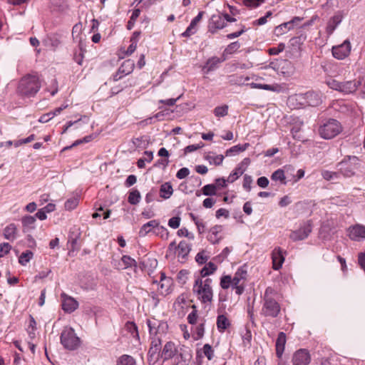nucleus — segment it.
Here are the masks:
<instances>
[{
	"label": "nucleus",
	"mask_w": 365,
	"mask_h": 365,
	"mask_svg": "<svg viewBox=\"0 0 365 365\" xmlns=\"http://www.w3.org/2000/svg\"><path fill=\"white\" fill-rule=\"evenodd\" d=\"M212 279L202 280L200 278L195 279L192 291L197 299L204 304H210L213 300V290L211 286Z\"/></svg>",
	"instance_id": "f257e3e1"
},
{
	"label": "nucleus",
	"mask_w": 365,
	"mask_h": 365,
	"mask_svg": "<svg viewBox=\"0 0 365 365\" xmlns=\"http://www.w3.org/2000/svg\"><path fill=\"white\" fill-rule=\"evenodd\" d=\"M41 86V82L37 75L27 74L20 79L17 91L21 96L32 97L38 92Z\"/></svg>",
	"instance_id": "f03ea898"
},
{
	"label": "nucleus",
	"mask_w": 365,
	"mask_h": 365,
	"mask_svg": "<svg viewBox=\"0 0 365 365\" xmlns=\"http://www.w3.org/2000/svg\"><path fill=\"white\" fill-rule=\"evenodd\" d=\"M275 291L267 287L264 295V303L261 314L267 317H277L280 312V305L274 298Z\"/></svg>",
	"instance_id": "7ed1b4c3"
},
{
	"label": "nucleus",
	"mask_w": 365,
	"mask_h": 365,
	"mask_svg": "<svg viewBox=\"0 0 365 365\" xmlns=\"http://www.w3.org/2000/svg\"><path fill=\"white\" fill-rule=\"evenodd\" d=\"M61 342L66 349L74 350L80 346L81 340L72 327H66L61 335Z\"/></svg>",
	"instance_id": "20e7f679"
},
{
	"label": "nucleus",
	"mask_w": 365,
	"mask_h": 365,
	"mask_svg": "<svg viewBox=\"0 0 365 365\" xmlns=\"http://www.w3.org/2000/svg\"><path fill=\"white\" fill-rule=\"evenodd\" d=\"M341 130L342 128L339 121L335 119H329L320 126L319 133L323 138L331 139L340 133Z\"/></svg>",
	"instance_id": "39448f33"
},
{
	"label": "nucleus",
	"mask_w": 365,
	"mask_h": 365,
	"mask_svg": "<svg viewBox=\"0 0 365 365\" xmlns=\"http://www.w3.org/2000/svg\"><path fill=\"white\" fill-rule=\"evenodd\" d=\"M359 159L355 156H348L338 163L339 172L346 178L353 176L358 169Z\"/></svg>",
	"instance_id": "423d86ee"
},
{
	"label": "nucleus",
	"mask_w": 365,
	"mask_h": 365,
	"mask_svg": "<svg viewBox=\"0 0 365 365\" xmlns=\"http://www.w3.org/2000/svg\"><path fill=\"white\" fill-rule=\"evenodd\" d=\"M236 21V19L225 13L213 14L210 19L209 31L214 34L218 29H222L227 26V22Z\"/></svg>",
	"instance_id": "0eeeda50"
},
{
	"label": "nucleus",
	"mask_w": 365,
	"mask_h": 365,
	"mask_svg": "<svg viewBox=\"0 0 365 365\" xmlns=\"http://www.w3.org/2000/svg\"><path fill=\"white\" fill-rule=\"evenodd\" d=\"M247 277V271L245 266L240 267L232 278V287L235 289L237 295L243 293L245 289V283Z\"/></svg>",
	"instance_id": "6e6552de"
},
{
	"label": "nucleus",
	"mask_w": 365,
	"mask_h": 365,
	"mask_svg": "<svg viewBox=\"0 0 365 365\" xmlns=\"http://www.w3.org/2000/svg\"><path fill=\"white\" fill-rule=\"evenodd\" d=\"M147 325L149 328V332L150 335L156 336L161 333H165L168 326L166 322L159 321L155 318L147 319Z\"/></svg>",
	"instance_id": "1a4fd4ad"
},
{
	"label": "nucleus",
	"mask_w": 365,
	"mask_h": 365,
	"mask_svg": "<svg viewBox=\"0 0 365 365\" xmlns=\"http://www.w3.org/2000/svg\"><path fill=\"white\" fill-rule=\"evenodd\" d=\"M351 49V45L350 41L345 40L341 44L332 47V55L336 59L343 60L349 55Z\"/></svg>",
	"instance_id": "9d476101"
},
{
	"label": "nucleus",
	"mask_w": 365,
	"mask_h": 365,
	"mask_svg": "<svg viewBox=\"0 0 365 365\" xmlns=\"http://www.w3.org/2000/svg\"><path fill=\"white\" fill-rule=\"evenodd\" d=\"M312 232V225L309 221L304 223L298 230L293 231L289 237L294 241L306 239Z\"/></svg>",
	"instance_id": "9b49d317"
},
{
	"label": "nucleus",
	"mask_w": 365,
	"mask_h": 365,
	"mask_svg": "<svg viewBox=\"0 0 365 365\" xmlns=\"http://www.w3.org/2000/svg\"><path fill=\"white\" fill-rule=\"evenodd\" d=\"M62 309L64 312L71 313L78 307V302L72 297L65 293L61 294Z\"/></svg>",
	"instance_id": "f8f14e48"
},
{
	"label": "nucleus",
	"mask_w": 365,
	"mask_h": 365,
	"mask_svg": "<svg viewBox=\"0 0 365 365\" xmlns=\"http://www.w3.org/2000/svg\"><path fill=\"white\" fill-rule=\"evenodd\" d=\"M348 235L351 240L361 241L365 239V226L361 225H355L349 227Z\"/></svg>",
	"instance_id": "ddd939ff"
},
{
	"label": "nucleus",
	"mask_w": 365,
	"mask_h": 365,
	"mask_svg": "<svg viewBox=\"0 0 365 365\" xmlns=\"http://www.w3.org/2000/svg\"><path fill=\"white\" fill-rule=\"evenodd\" d=\"M272 267L275 270L279 269L284 262V251L280 247H276L272 252Z\"/></svg>",
	"instance_id": "4468645a"
},
{
	"label": "nucleus",
	"mask_w": 365,
	"mask_h": 365,
	"mask_svg": "<svg viewBox=\"0 0 365 365\" xmlns=\"http://www.w3.org/2000/svg\"><path fill=\"white\" fill-rule=\"evenodd\" d=\"M310 362V356L306 349L297 351L293 356L294 365H308Z\"/></svg>",
	"instance_id": "2eb2a0df"
},
{
	"label": "nucleus",
	"mask_w": 365,
	"mask_h": 365,
	"mask_svg": "<svg viewBox=\"0 0 365 365\" xmlns=\"http://www.w3.org/2000/svg\"><path fill=\"white\" fill-rule=\"evenodd\" d=\"M343 18L344 16L341 11H338L331 18H330L326 27V33L328 36H330L334 33V30L342 21Z\"/></svg>",
	"instance_id": "dca6fc26"
},
{
	"label": "nucleus",
	"mask_w": 365,
	"mask_h": 365,
	"mask_svg": "<svg viewBox=\"0 0 365 365\" xmlns=\"http://www.w3.org/2000/svg\"><path fill=\"white\" fill-rule=\"evenodd\" d=\"M278 73L284 77H290L295 73V67L290 61L283 60L278 66Z\"/></svg>",
	"instance_id": "f3484780"
},
{
	"label": "nucleus",
	"mask_w": 365,
	"mask_h": 365,
	"mask_svg": "<svg viewBox=\"0 0 365 365\" xmlns=\"http://www.w3.org/2000/svg\"><path fill=\"white\" fill-rule=\"evenodd\" d=\"M302 20L303 18L299 16L294 17L291 21L277 26L275 29V32L277 33V35H281L283 33L292 29L294 25H297Z\"/></svg>",
	"instance_id": "a211bd4d"
},
{
	"label": "nucleus",
	"mask_w": 365,
	"mask_h": 365,
	"mask_svg": "<svg viewBox=\"0 0 365 365\" xmlns=\"http://www.w3.org/2000/svg\"><path fill=\"white\" fill-rule=\"evenodd\" d=\"M177 354V349L175 344L172 341H168L161 351V358L163 360H168L173 358Z\"/></svg>",
	"instance_id": "6ab92c4d"
},
{
	"label": "nucleus",
	"mask_w": 365,
	"mask_h": 365,
	"mask_svg": "<svg viewBox=\"0 0 365 365\" xmlns=\"http://www.w3.org/2000/svg\"><path fill=\"white\" fill-rule=\"evenodd\" d=\"M360 85L361 82L356 80L342 82L341 92L345 94L352 93L358 89Z\"/></svg>",
	"instance_id": "aec40b11"
},
{
	"label": "nucleus",
	"mask_w": 365,
	"mask_h": 365,
	"mask_svg": "<svg viewBox=\"0 0 365 365\" xmlns=\"http://www.w3.org/2000/svg\"><path fill=\"white\" fill-rule=\"evenodd\" d=\"M306 93L307 106H317L322 103V95L316 91H310Z\"/></svg>",
	"instance_id": "412c9836"
},
{
	"label": "nucleus",
	"mask_w": 365,
	"mask_h": 365,
	"mask_svg": "<svg viewBox=\"0 0 365 365\" xmlns=\"http://www.w3.org/2000/svg\"><path fill=\"white\" fill-rule=\"evenodd\" d=\"M203 15V12H200L197 16H195L191 21L190 24L189 25V26L187 28V29L185 30V32H183L182 34V36H185V37H189L191 35L195 34V32L197 31V29H196V26H197V24L200 22V21L202 19V16Z\"/></svg>",
	"instance_id": "4be33fe9"
},
{
	"label": "nucleus",
	"mask_w": 365,
	"mask_h": 365,
	"mask_svg": "<svg viewBox=\"0 0 365 365\" xmlns=\"http://www.w3.org/2000/svg\"><path fill=\"white\" fill-rule=\"evenodd\" d=\"M158 227V220H153L144 224L139 230V236L145 237L150 232H153L155 227Z\"/></svg>",
	"instance_id": "5701e85b"
},
{
	"label": "nucleus",
	"mask_w": 365,
	"mask_h": 365,
	"mask_svg": "<svg viewBox=\"0 0 365 365\" xmlns=\"http://www.w3.org/2000/svg\"><path fill=\"white\" fill-rule=\"evenodd\" d=\"M286 344V335L284 332H280L278 334L276 341V354L278 357H281L283 354L284 346Z\"/></svg>",
	"instance_id": "b1692460"
},
{
	"label": "nucleus",
	"mask_w": 365,
	"mask_h": 365,
	"mask_svg": "<svg viewBox=\"0 0 365 365\" xmlns=\"http://www.w3.org/2000/svg\"><path fill=\"white\" fill-rule=\"evenodd\" d=\"M4 237L9 240L14 241L17 236V228L14 224H10L4 229Z\"/></svg>",
	"instance_id": "393cba45"
},
{
	"label": "nucleus",
	"mask_w": 365,
	"mask_h": 365,
	"mask_svg": "<svg viewBox=\"0 0 365 365\" xmlns=\"http://www.w3.org/2000/svg\"><path fill=\"white\" fill-rule=\"evenodd\" d=\"M36 217L31 215H25L21 219V223L24 229L29 231L35 229L36 227Z\"/></svg>",
	"instance_id": "a878e982"
},
{
	"label": "nucleus",
	"mask_w": 365,
	"mask_h": 365,
	"mask_svg": "<svg viewBox=\"0 0 365 365\" xmlns=\"http://www.w3.org/2000/svg\"><path fill=\"white\" fill-rule=\"evenodd\" d=\"M173 193V186L170 182H165L160 185V196L163 199H168Z\"/></svg>",
	"instance_id": "bb28decb"
},
{
	"label": "nucleus",
	"mask_w": 365,
	"mask_h": 365,
	"mask_svg": "<svg viewBox=\"0 0 365 365\" xmlns=\"http://www.w3.org/2000/svg\"><path fill=\"white\" fill-rule=\"evenodd\" d=\"M190 251V246L185 241H181L178 246V257L185 258Z\"/></svg>",
	"instance_id": "cd10ccee"
},
{
	"label": "nucleus",
	"mask_w": 365,
	"mask_h": 365,
	"mask_svg": "<svg viewBox=\"0 0 365 365\" xmlns=\"http://www.w3.org/2000/svg\"><path fill=\"white\" fill-rule=\"evenodd\" d=\"M51 9L53 11L61 12L63 11L67 8V4L65 0H51Z\"/></svg>",
	"instance_id": "c85d7f7f"
},
{
	"label": "nucleus",
	"mask_w": 365,
	"mask_h": 365,
	"mask_svg": "<svg viewBox=\"0 0 365 365\" xmlns=\"http://www.w3.org/2000/svg\"><path fill=\"white\" fill-rule=\"evenodd\" d=\"M134 62L133 61L128 59L125 61L120 67L118 69V73H123L124 75H128L130 73L134 68Z\"/></svg>",
	"instance_id": "c756f323"
},
{
	"label": "nucleus",
	"mask_w": 365,
	"mask_h": 365,
	"mask_svg": "<svg viewBox=\"0 0 365 365\" xmlns=\"http://www.w3.org/2000/svg\"><path fill=\"white\" fill-rule=\"evenodd\" d=\"M230 325V321L227 317L223 314H220L217 319V327L220 331L222 332L227 329Z\"/></svg>",
	"instance_id": "7c9ffc66"
},
{
	"label": "nucleus",
	"mask_w": 365,
	"mask_h": 365,
	"mask_svg": "<svg viewBox=\"0 0 365 365\" xmlns=\"http://www.w3.org/2000/svg\"><path fill=\"white\" fill-rule=\"evenodd\" d=\"M220 62V60L217 57H213L207 60L206 64L203 66L202 70L205 73H208L211 71H213L217 65Z\"/></svg>",
	"instance_id": "2f4dec72"
},
{
	"label": "nucleus",
	"mask_w": 365,
	"mask_h": 365,
	"mask_svg": "<svg viewBox=\"0 0 365 365\" xmlns=\"http://www.w3.org/2000/svg\"><path fill=\"white\" fill-rule=\"evenodd\" d=\"M248 146H249L248 143H245L244 145H237L232 146L230 149L226 150L225 155L226 156L235 155L237 153L245 151Z\"/></svg>",
	"instance_id": "473e14b6"
},
{
	"label": "nucleus",
	"mask_w": 365,
	"mask_h": 365,
	"mask_svg": "<svg viewBox=\"0 0 365 365\" xmlns=\"http://www.w3.org/2000/svg\"><path fill=\"white\" fill-rule=\"evenodd\" d=\"M153 233L160 237L162 240H167L169 237L168 230L163 226L160 225V222L158 221V227H155Z\"/></svg>",
	"instance_id": "72a5a7b5"
},
{
	"label": "nucleus",
	"mask_w": 365,
	"mask_h": 365,
	"mask_svg": "<svg viewBox=\"0 0 365 365\" xmlns=\"http://www.w3.org/2000/svg\"><path fill=\"white\" fill-rule=\"evenodd\" d=\"M271 179L274 181H279L282 185H287L284 171L282 169L275 170L271 175Z\"/></svg>",
	"instance_id": "f704fd0d"
},
{
	"label": "nucleus",
	"mask_w": 365,
	"mask_h": 365,
	"mask_svg": "<svg viewBox=\"0 0 365 365\" xmlns=\"http://www.w3.org/2000/svg\"><path fill=\"white\" fill-rule=\"evenodd\" d=\"M148 356L150 363L153 362L154 364L155 361L158 360L160 356L161 357L160 347L150 346L148 351Z\"/></svg>",
	"instance_id": "c9c22d12"
},
{
	"label": "nucleus",
	"mask_w": 365,
	"mask_h": 365,
	"mask_svg": "<svg viewBox=\"0 0 365 365\" xmlns=\"http://www.w3.org/2000/svg\"><path fill=\"white\" fill-rule=\"evenodd\" d=\"M153 158V153L152 151H145L144 157L140 158L137 162V165L139 168H144L145 167V162L150 163Z\"/></svg>",
	"instance_id": "e433bc0d"
},
{
	"label": "nucleus",
	"mask_w": 365,
	"mask_h": 365,
	"mask_svg": "<svg viewBox=\"0 0 365 365\" xmlns=\"http://www.w3.org/2000/svg\"><path fill=\"white\" fill-rule=\"evenodd\" d=\"M216 269L217 266L214 263L210 262L209 263L206 264L205 266L201 269V276L202 277L209 276L210 274H213Z\"/></svg>",
	"instance_id": "4c0bfd02"
},
{
	"label": "nucleus",
	"mask_w": 365,
	"mask_h": 365,
	"mask_svg": "<svg viewBox=\"0 0 365 365\" xmlns=\"http://www.w3.org/2000/svg\"><path fill=\"white\" fill-rule=\"evenodd\" d=\"M191 358V355L188 353H180L176 356L175 359V365H188V361Z\"/></svg>",
	"instance_id": "58836bf2"
},
{
	"label": "nucleus",
	"mask_w": 365,
	"mask_h": 365,
	"mask_svg": "<svg viewBox=\"0 0 365 365\" xmlns=\"http://www.w3.org/2000/svg\"><path fill=\"white\" fill-rule=\"evenodd\" d=\"M170 285V279H161V280L160 281V288H158V289L162 294L165 295L168 294Z\"/></svg>",
	"instance_id": "ea45409f"
},
{
	"label": "nucleus",
	"mask_w": 365,
	"mask_h": 365,
	"mask_svg": "<svg viewBox=\"0 0 365 365\" xmlns=\"http://www.w3.org/2000/svg\"><path fill=\"white\" fill-rule=\"evenodd\" d=\"M141 198L140 193L137 190H133L130 192L128 201L131 205H137Z\"/></svg>",
	"instance_id": "a19ab883"
},
{
	"label": "nucleus",
	"mask_w": 365,
	"mask_h": 365,
	"mask_svg": "<svg viewBox=\"0 0 365 365\" xmlns=\"http://www.w3.org/2000/svg\"><path fill=\"white\" fill-rule=\"evenodd\" d=\"M59 41L55 36H47L43 41V43L47 46L51 48V49H55L59 44Z\"/></svg>",
	"instance_id": "79ce46f5"
},
{
	"label": "nucleus",
	"mask_w": 365,
	"mask_h": 365,
	"mask_svg": "<svg viewBox=\"0 0 365 365\" xmlns=\"http://www.w3.org/2000/svg\"><path fill=\"white\" fill-rule=\"evenodd\" d=\"M79 203V198L78 196L72 197L68 199L64 204L66 210H72L75 209Z\"/></svg>",
	"instance_id": "37998d69"
},
{
	"label": "nucleus",
	"mask_w": 365,
	"mask_h": 365,
	"mask_svg": "<svg viewBox=\"0 0 365 365\" xmlns=\"http://www.w3.org/2000/svg\"><path fill=\"white\" fill-rule=\"evenodd\" d=\"M205 160L208 161L210 164H213L215 165H220L223 162L224 156L222 155H207L205 156Z\"/></svg>",
	"instance_id": "c03bdc74"
},
{
	"label": "nucleus",
	"mask_w": 365,
	"mask_h": 365,
	"mask_svg": "<svg viewBox=\"0 0 365 365\" xmlns=\"http://www.w3.org/2000/svg\"><path fill=\"white\" fill-rule=\"evenodd\" d=\"M121 261L124 265L123 269H126L130 267H137L136 261L131 258L130 256L123 255L121 258Z\"/></svg>",
	"instance_id": "a18cd8bd"
},
{
	"label": "nucleus",
	"mask_w": 365,
	"mask_h": 365,
	"mask_svg": "<svg viewBox=\"0 0 365 365\" xmlns=\"http://www.w3.org/2000/svg\"><path fill=\"white\" fill-rule=\"evenodd\" d=\"M228 108L229 107L227 105L217 106L214 109V114L216 117L226 116L228 113Z\"/></svg>",
	"instance_id": "49530a36"
},
{
	"label": "nucleus",
	"mask_w": 365,
	"mask_h": 365,
	"mask_svg": "<svg viewBox=\"0 0 365 365\" xmlns=\"http://www.w3.org/2000/svg\"><path fill=\"white\" fill-rule=\"evenodd\" d=\"M291 100L292 101H299V105H301V108L304 106H307V101L306 98V93H297L291 96Z\"/></svg>",
	"instance_id": "de8ad7c7"
},
{
	"label": "nucleus",
	"mask_w": 365,
	"mask_h": 365,
	"mask_svg": "<svg viewBox=\"0 0 365 365\" xmlns=\"http://www.w3.org/2000/svg\"><path fill=\"white\" fill-rule=\"evenodd\" d=\"M118 365H136L134 359L128 355L122 356L118 362Z\"/></svg>",
	"instance_id": "09e8293b"
},
{
	"label": "nucleus",
	"mask_w": 365,
	"mask_h": 365,
	"mask_svg": "<svg viewBox=\"0 0 365 365\" xmlns=\"http://www.w3.org/2000/svg\"><path fill=\"white\" fill-rule=\"evenodd\" d=\"M32 257L33 253L31 251L23 252L19 258V262L24 266L30 261Z\"/></svg>",
	"instance_id": "8fccbe9b"
},
{
	"label": "nucleus",
	"mask_w": 365,
	"mask_h": 365,
	"mask_svg": "<svg viewBox=\"0 0 365 365\" xmlns=\"http://www.w3.org/2000/svg\"><path fill=\"white\" fill-rule=\"evenodd\" d=\"M341 83L335 79L329 78L326 81L327 85L331 89L341 92Z\"/></svg>",
	"instance_id": "3c124183"
},
{
	"label": "nucleus",
	"mask_w": 365,
	"mask_h": 365,
	"mask_svg": "<svg viewBox=\"0 0 365 365\" xmlns=\"http://www.w3.org/2000/svg\"><path fill=\"white\" fill-rule=\"evenodd\" d=\"M250 80V77H243V76H232L230 77V82L232 84L237 85H244L245 81H248Z\"/></svg>",
	"instance_id": "603ef678"
},
{
	"label": "nucleus",
	"mask_w": 365,
	"mask_h": 365,
	"mask_svg": "<svg viewBox=\"0 0 365 365\" xmlns=\"http://www.w3.org/2000/svg\"><path fill=\"white\" fill-rule=\"evenodd\" d=\"M220 286L223 289H227L232 287V277L230 275L223 276L220 280Z\"/></svg>",
	"instance_id": "864d4df0"
},
{
	"label": "nucleus",
	"mask_w": 365,
	"mask_h": 365,
	"mask_svg": "<svg viewBox=\"0 0 365 365\" xmlns=\"http://www.w3.org/2000/svg\"><path fill=\"white\" fill-rule=\"evenodd\" d=\"M202 193L205 195H214L216 194V185L213 184L206 185L202 187Z\"/></svg>",
	"instance_id": "5fc2aeb1"
},
{
	"label": "nucleus",
	"mask_w": 365,
	"mask_h": 365,
	"mask_svg": "<svg viewBox=\"0 0 365 365\" xmlns=\"http://www.w3.org/2000/svg\"><path fill=\"white\" fill-rule=\"evenodd\" d=\"M248 85L252 88H259V89H264V90H267V91H275V88L273 86L268 85V84L252 83Z\"/></svg>",
	"instance_id": "6e6d98bb"
},
{
	"label": "nucleus",
	"mask_w": 365,
	"mask_h": 365,
	"mask_svg": "<svg viewBox=\"0 0 365 365\" xmlns=\"http://www.w3.org/2000/svg\"><path fill=\"white\" fill-rule=\"evenodd\" d=\"M202 350L205 356L207 358L208 360L212 359L214 356V350L210 344H205L203 346Z\"/></svg>",
	"instance_id": "4d7b16f0"
},
{
	"label": "nucleus",
	"mask_w": 365,
	"mask_h": 365,
	"mask_svg": "<svg viewBox=\"0 0 365 365\" xmlns=\"http://www.w3.org/2000/svg\"><path fill=\"white\" fill-rule=\"evenodd\" d=\"M322 175L324 180H331L338 178V173L329 170H322Z\"/></svg>",
	"instance_id": "13d9d810"
},
{
	"label": "nucleus",
	"mask_w": 365,
	"mask_h": 365,
	"mask_svg": "<svg viewBox=\"0 0 365 365\" xmlns=\"http://www.w3.org/2000/svg\"><path fill=\"white\" fill-rule=\"evenodd\" d=\"M222 226L220 225H215L213 227H212L210 229V240L212 241V242H215L216 240V236L217 235V234L219 232H220L222 231Z\"/></svg>",
	"instance_id": "bf43d9fd"
},
{
	"label": "nucleus",
	"mask_w": 365,
	"mask_h": 365,
	"mask_svg": "<svg viewBox=\"0 0 365 365\" xmlns=\"http://www.w3.org/2000/svg\"><path fill=\"white\" fill-rule=\"evenodd\" d=\"M245 172V168L237 167L235 170L230 174V178H231L232 181L238 178L240 175H242Z\"/></svg>",
	"instance_id": "052dcab7"
},
{
	"label": "nucleus",
	"mask_w": 365,
	"mask_h": 365,
	"mask_svg": "<svg viewBox=\"0 0 365 365\" xmlns=\"http://www.w3.org/2000/svg\"><path fill=\"white\" fill-rule=\"evenodd\" d=\"M11 249V246L7 242L0 244V258L7 255Z\"/></svg>",
	"instance_id": "680f3d73"
},
{
	"label": "nucleus",
	"mask_w": 365,
	"mask_h": 365,
	"mask_svg": "<svg viewBox=\"0 0 365 365\" xmlns=\"http://www.w3.org/2000/svg\"><path fill=\"white\" fill-rule=\"evenodd\" d=\"M74 61L78 64L81 65L83 59V50L80 48L78 51H76L73 55Z\"/></svg>",
	"instance_id": "e2e57ef3"
},
{
	"label": "nucleus",
	"mask_w": 365,
	"mask_h": 365,
	"mask_svg": "<svg viewBox=\"0 0 365 365\" xmlns=\"http://www.w3.org/2000/svg\"><path fill=\"white\" fill-rule=\"evenodd\" d=\"M193 311L190 313L187 316V321L190 324H194L197 322V315L196 311V307L195 305L192 306Z\"/></svg>",
	"instance_id": "0e129e2a"
},
{
	"label": "nucleus",
	"mask_w": 365,
	"mask_h": 365,
	"mask_svg": "<svg viewBox=\"0 0 365 365\" xmlns=\"http://www.w3.org/2000/svg\"><path fill=\"white\" fill-rule=\"evenodd\" d=\"M192 220L195 222V224L196 225L198 232L200 233H202L205 231V225L202 222V220H199L197 217H195L193 215H191Z\"/></svg>",
	"instance_id": "69168bd1"
},
{
	"label": "nucleus",
	"mask_w": 365,
	"mask_h": 365,
	"mask_svg": "<svg viewBox=\"0 0 365 365\" xmlns=\"http://www.w3.org/2000/svg\"><path fill=\"white\" fill-rule=\"evenodd\" d=\"M240 47V44L237 42L231 43L225 49V52L227 53H232L238 50Z\"/></svg>",
	"instance_id": "338daca9"
},
{
	"label": "nucleus",
	"mask_w": 365,
	"mask_h": 365,
	"mask_svg": "<svg viewBox=\"0 0 365 365\" xmlns=\"http://www.w3.org/2000/svg\"><path fill=\"white\" fill-rule=\"evenodd\" d=\"M180 218L179 217H173L168 220V225L173 229L178 228L180 226Z\"/></svg>",
	"instance_id": "774afa93"
}]
</instances>
